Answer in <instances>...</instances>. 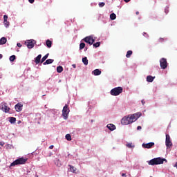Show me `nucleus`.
<instances>
[{"mask_svg": "<svg viewBox=\"0 0 177 177\" xmlns=\"http://www.w3.org/2000/svg\"><path fill=\"white\" fill-rule=\"evenodd\" d=\"M106 128H108V129L111 131H115L116 129L115 125H114L113 124H108L106 125Z\"/></svg>", "mask_w": 177, "mask_h": 177, "instance_id": "obj_14", "label": "nucleus"}, {"mask_svg": "<svg viewBox=\"0 0 177 177\" xmlns=\"http://www.w3.org/2000/svg\"><path fill=\"white\" fill-rule=\"evenodd\" d=\"M140 129H142V127L141 126H138L137 130L140 131Z\"/></svg>", "mask_w": 177, "mask_h": 177, "instance_id": "obj_42", "label": "nucleus"}, {"mask_svg": "<svg viewBox=\"0 0 177 177\" xmlns=\"http://www.w3.org/2000/svg\"><path fill=\"white\" fill-rule=\"evenodd\" d=\"M69 167L71 172H73V174L75 173V171H77V168L74 167V166L72 165H69Z\"/></svg>", "mask_w": 177, "mask_h": 177, "instance_id": "obj_28", "label": "nucleus"}, {"mask_svg": "<svg viewBox=\"0 0 177 177\" xmlns=\"http://www.w3.org/2000/svg\"><path fill=\"white\" fill-rule=\"evenodd\" d=\"M9 60L10 62H15V60H16V55H11L9 57Z\"/></svg>", "mask_w": 177, "mask_h": 177, "instance_id": "obj_29", "label": "nucleus"}, {"mask_svg": "<svg viewBox=\"0 0 177 177\" xmlns=\"http://www.w3.org/2000/svg\"><path fill=\"white\" fill-rule=\"evenodd\" d=\"M26 162H27V159L24 158H19L15 160L14 162H12L10 165V168H12V167H16V165H21L23 164H26Z\"/></svg>", "mask_w": 177, "mask_h": 177, "instance_id": "obj_2", "label": "nucleus"}, {"mask_svg": "<svg viewBox=\"0 0 177 177\" xmlns=\"http://www.w3.org/2000/svg\"><path fill=\"white\" fill-rule=\"evenodd\" d=\"M68 113H70V109L67 104H66L62 110V117L64 120H67V118H68Z\"/></svg>", "mask_w": 177, "mask_h": 177, "instance_id": "obj_5", "label": "nucleus"}, {"mask_svg": "<svg viewBox=\"0 0 177 177\" xmlns=\"http://www.w3.org/2000/svg\"><path fill=\"white\" fill-rule=\"evenodd\" d=\"M82 63L84 66H88V58L86 57L82 58Z\"/></svg>", "mask_w": 177, "mask_h": 177, "instance_id": "obj_21", "label": "nucleus"}, {"mask_svg": "<svg viewBox=\"0 0 177 177\" xmlns=\"http://www.w3.org/2000/svg\"><path fill=\"white\" fill-rule=\"evenodd\" d=\"M2 78V75L0 74V79Z\"/></svg>", "mask_w": 177, "mask_h": 177, "instance_id": "obj_53", "label": "nucleus"}, {"mask_svg": "<svg viewBox=\"0 0 177 177\" xmlns=\"http://www.w3.org/2000/svg\"><path fill=\"white\" fill-rule=\"evenodd\" d=\"M49 57V53H47L45 56L41 58V63H44L46 59Z\"/></svg>", "mask_w": 177, "mask_h": 177, "instance_id": "obj_24", "label": "nucleus"}, {"mask_svg": "<svg viewBox=\"0 0 177 177\" xmlns=\"http://www.w3.org/2000/svg\"><path fill=\"white\" fill-rule=\"evenodd\" d=\"M2 57H3L2 54H0V59H2Z\"/></svg>", "mask_w": 177, "mask_h": 177, "instance_id": "obj_51", "label": "nucleus"}, {"mask_svg": "<svg viewBox=\"0 0 177 177\" xmlns=\"http://www.w3.org/2000/svg\"><path fill=\"white\" fill-rule=\"evenodd\" d=\"M47 114L49 117L55 118L57 114H59V111L56 109H51L47 111Z\"/></svg>", "mask_w": 177, "mask_h": 177, "instance_id": "obj_11", "label": "nucleus"}, {"mask_svg": "<svg viewBox=\"0 0 177 177\" xmlns=\"http://www.w3.org/2000/svg\"><path fill=\"white\" fill-rule=\"evenodd\" d=\"M130 118V122L132 124V122H135L141 115L142 113H136L132 115H129Z\"/></svg>", "mask_w": 177, "mask_h": 177, "instance_id": "obj_4", "label": "nucleus"}, {"mask_svg": "<svg viewBox=\"0 0 177 177\" xmlns=\"http://www.w3.org/2000/svg\"><path fill=\"white\" fill-rule=\"evenodd\" d=\"M62 82V80H59V82Z\"/></svg>", "mask_w": 177, "mask_h": 177, "instance_id": "obj_55", "label": "nucleus"}, {"mask_svg": "<svg viewBox=\"0 0 177 177\" xmlns=\"http://www.w3.org/2000/svg\"><path fill=\"white\" fill-rule=\"evenodd\" d=\"M155 79H156V77L148 75L147 76V82H153Z\"/></svg>", "mask_w": 177, "mask_h": 177, "instance_id": "obj_17", "label": "nucleus"}, {"mask_svg": "<svg viewBox=\"0 0 177 177\" xmlns=\"http://www.w3.org/2000/svg\"><path fill=\"white\" fill-rule=\"evenodd\" d=\"M57 72L60 73L63 72V66H59L57 67Z\"/></svg>", "mask_w": 177, "mask_h": 177, "instance_id": "obj_26", "label": "nucleus"}, {"mask_svg": "<svg viewBox=\"0 0 177 177\" xmlns=\"http://www.w3.org/2000/svg\"><path fill=\"white\" fill-rule=\"evenodd\" d=\"M93 46H94V48H99V46H100V41H97V42L93 44Z\"/></svg>", "mask_w": 177, "mask_h": 177, "instance_id": "obj_31", "label": "nucleus"}, {"mask_svg": "<svg viewBox=\"0 0 177 177\" xmlns=\"http://www.w3.org/2000/svg\"><path fill=\"white\" fill-rule=\"evenodd\" d=\"M104 5H106V3L104 2H100L98 3V6L100 8H103V6H104Z\"/></svg>", "mask_w": 177, "mask_h": 177, "instance_id": "obj_36", "label": "nucleus"}, {"mask_svg": "<svg viewBox=\"0 0 177 177\" xmlns=\"http://www.w3.org/2000/svg\"><path fill=\"white\" fill-rule=\"evenodd\" d=\"M160 68H162V70H165V68H167V67H168V62H167V59L161 58L160 59Z\"/></svg>", "mask_w": 177, "mask_h": 177, "instance_id": "obj_7", "label": "nucleus"}, {"mask_svg": "<svg viewBox=\"0 0 177 177\" xmlns=\"http://www.w3.org/2000/svg\"><path fill=\"white\" fill-rule=\"evenodd\" d=\"M143 36L145 37V38H149V35L146 32H143Z\"/></svg>", "mask_w": 177, "mask_h": 177, "instance_id": "obj_38", "label": "nucleus"}, {"mask_svg": "<svg viewBox=\"0 0 177 177\" xmlns=\"http://www.w3.org/2000/svg\"><path fill=\"white\" fill-rule=\"evenodd\" d=\"M53 147H54L53 145H50V146L49 147V149H53Z\"/></svg>", "mask_w": 177, "mask_h": 177, "instance_id": "obj_46", "label": "nucleus"}, {"mask_svg": "<svg viewBox=\"0 0 177 177\" xmlns=\"http://www.w3.org/2000/svg\"><path fill=\"white\" fill-rule=\"evenodd\" d=\"M35 0H28V2H30V3H32L33 2H35Z\"/></svg>", "mask_w": 177, "mask_h": 177, "instance_id": "obj_44", "label": "nucleus"}, {"mask_svg": "<svg viewBox=\"0 0 177 177\" xmlns=\"http://www.w3.org/2000/svg\"><path fill=\"white\" fill-rule=\"evenodd\" d=\"M41 57H42V55L41 54H39L38 56H37L35 58V63L36 64H39V63H41Z\"/></svg>", "mask_w": 177, "mask_h": 177, "instance_id": "obj_15", "label": "nucleus"}, {"mask_svg": "<svg viewBox=\"0 0 177 177\" xmlns=\"http://www.w3.org/2000/svg\"><path fill=\"white\" fill-rule=\"evenodd\" d=\"M136 15H139V11H137V12H136Z\"/></svg>", "mask_w": 177, "mask_h": 177, "instance_id": "obj_52", "label": "nucleus"}, {"mask_svg": "<svg viewBox=\"0 0 177 177\" xmlns=\"http://www.w3.org/2000/svg\"><path fill=\"white\" fill-rule=\"evenodd\" d=\"M86 50H88V47H85L84 48V52H86Z\"/></svg>", "mask_w": 177, "mask_h": 177, "instance_id": "obj_49", "label": "nucleus"}, {"mask_svg": "<svg viewBox=\"0 0 177 177\" xmlns=\"http://www.w3.org/2000/svg\"><path fill=\"white\" fill-rule=\"evenodd\" d=\"M164 162H168V161L167 159L161 157L154 158L148 161L149 165H160V164H164Z\"/></svg>", "mask_w": 177, "mask_h": 177, "instance_id": "obj_1", "label": "nucleus"}, {"mask_svg": "<svg viewBox=\"0 0 177 177\" xmlns=\"http://www.w3.org/2000/svg\"><path fill=\"white\" fill-rule=\"evenodd\" d=\"M122 176H127V174L122 173Z\"/></svg>", "mask_w": 177, "mask_h": 177, "instance_id": "obj_47", "label": "nucleus"}, {"mask_svg": "<svg viewBox=\"0 0 177 177\" xmlns=\"http://www.w3.org/2000/svg\"><path fill=\"white\" fill-rule=\"evenodd\" d=\"M83 41H84V42L86 44H88V45H93L95 39H93V37L92 36H87L83 39Z\"/></svg>", "mask_w": 177, "mask_h": 177, "instance_id": "obj_10", "label": "nucleus"}, {"mask_svg": "<svg viewBox=\"0 0 177 177\" xmlns=\"http://www.w3.org/2000/svg\"><path fill=\"white\" fill-rule=\"evenodd\" d=\"M3 21H8V15L3 16Z\"/></svg>", "mask_w": 177, "mask_h": 177, "instance_id": "obj_37", "label": "nucleus"}, {"mask_svg": "<svg viewBox=\"0 0 177 177\" xmlns=\"http://www.w3.org/2000/svg\"><path fill=\"white\" fill-rule=\"evenodd\" d=\"M6 42H8V39H6V37H3L0 39V45H5Z\"/></svg>", "mask_w": 177, "mask_h": 177, "instance_id": "obj_19", "label": "nucleus"}, {"mask_svg": "<svg viewBox=\"0 0 177 177\" xmlns=\"http://www.w3.org/2000/svg\"><path fill=\"white\" fill-rule=\"evenodd\" d=\"M46 44L47 48H52V41L48 39L46 41Z\"/></svg>", "mask_w": 177, "mask_h": 177, "instance_id": "obj_22", "label": "nucleus"}, {"mask_svg": "<svg viewBox=\"0 0 177 177\" xmlns=\"http://www.w3.org/2000/svg\"><path fill=\"white\" fill-rule=\"evenodd\" d=\"M122 87L118 86L112 88L110 91V93L112 96H118L120 93H122Z\"/></svg>", "mask_w": 177, "mask_h": 177, "instance_id": "obj_3", "label": "nucleus"}, {"mask_svg": "<svg viewBox=\"0 0 177 177\" xmlns=\"http://www.w3.org/2000/svg\"><path fill=\"white\" fill-rule=\"evenodd\" d=\"M169 12V6H166L165 8V13H166V15H168Z\"/></svg>", "mask_w": 177, "mask_h": 177, "instance_id": "obj_34", "label": "nucleus"}, {"mask_svg": "<svg viewBox=\"0 0 177 177\" xmlns=\"http://www.w3.org/2000/svg\"><path fill=\"white\" fill-rule=\"evenodd\" d=\"M65 138H66V140H68V141L71 140V135H70V134H66Z\"/></svg>", "mask_w": 177, "mask_h": 177, "instance_id": "obj_32", "label": "nucleus"}, {"mask_svg": "<svg viewBox=\"0 0 177 177\" xmlns=\"http://www.w3.org/2000/svg\"><path fill=\"white\" fill-rule=\"evenodd\" d=\"M121 124L122 125H129V124H131L129 115L123 117L121 120Z\"/></svg>", "mask_w": 177, "mask_h": 177, "instance_id": "obj_9", "label": "nucleus"}, {"mask_svg": "<svg viewBox=\"0 0 177 177\" xmlns=\"http://www.w3.org/2000/svg\"><path fill=\"white\" fill-rule=\"evenodd\" d=\"M126 146L129 149H133V147H135V145H132V142H129V143L126 144Z\"/></svg>", "mask_w": 177, "mask_h": 177, "instance_id": "obj_27", "label": "nucleus"}, {"mask_svg": "<svg viewBox=\"0 0 177 177\" xmlns=\"http://www.w3.org/2000/svg\"><path fill=\"white\" fill-rule=\"evenodd\" d=\"M141 103L142 104V106H145V104L146 103V102H145L143 100L141 101Z\"/></svg>", "mask_w": 177, "mask_h": 177, "instance_id": "obj_43", "label": "nucleus"}, {"mask_svg": "<svg viewBox=\"0 0 177 177\" xmlns=\"http://www.w3.org/2000/svg\"><path fill=\"white\" fill-rule=\"evenodd\" d=\"M159 42H164V38H160Z\"/></svg>", "mask_w": 177, "mask_h": 177, "instance_id": "obj_41", "label": "nucleus"}, {"mask_svg": "<svg viewBox=\"0 0 177 177\" xmlns=\"http://www.w3.org/2000/svg\"><path fill=\"white\" fill-rule=\"evenodd\" d=\"M15 110L16 111H21V110H23V104H20V103H17L15 105Z\"/></svg>", "mask_w": 177, "mask_h": 177, "instance_id": "obj_13", "label": "nucleus"}, {"mask_svg": "<svg viewBox=\"0 0 177 177\" xmlns=\"http://www.w3.org/2000/svg\"><path fill=\"white\" fill-rule=\"evenodd\" d=\"M165 145L167 149H171L172 147V141H171V137L169 134H166Z\"/></svg>", "mask_w": 177, "mask_h": 177, "instance_id": "obj_8", "label": "nucleus"}, {"mask_svg": "<svg viewBox=\"0 0 177 177\" xmlns=\"http://www.w3.org/2000/svg\"><path fill=\"white\" fill-rule=\"evenodd\" d=\"M55 60L52 59H47L45 62L43 63L44 66H46V64H52Z\"/></svg>", "mask_w": 177, "mask_h": 177, "instance_id": "obj_20", "label": "nucleus"}, {"mask_svg": "<svg viewBox=\"0 0 177 177\" xmlns=\"http://www.w3.org/2000/svg\"><path fill=\"white\" fill-rule=\"evenodd\" d=\"M5 145V142L3 141H0V146H4Z\"/></svg>", "mask_w": 177, "mask_h": 177, "instance_id": "obj_39", "label": "nucleus"}, {"mask_svg": "<svg viewBox=\"0 0 177 177\" xmlns=\"http://www.w3.org/2000/svg\"><path fill=\"white\" fill-rule=\"evenodd\" d=\"M36 44L37 41L34 39H30L25 42V45L27 46L28 49H32Z\"/></svg>", "mask_w": 177, "mask_h": 177, "instance_id": "obj_6", "label": "nucleus"}, {"mask_svg": "<svg viewBox=\"0 0 177 177\" xmlns=\"http://www.w3.org/2000/svg\"><path fill=\"white\" fill-rule=\"evenodd\" d=\"M84 48H85V43H80V50L84 49Z\"/></svg>", "mask_w": 177, "mask_h": 177, "instance_id": "obj_33", "label": "nucleus"}, {"mask_svg": "<svg viewBox=\"0 0 177 177\" xmlns=\"http://www.w3.org/2000/svg\"><path fill=\"white\" fill-rule=\"evenodd\" d=\"M124 1L126 2V3H128V2H130L131 0H124Z\"/></svg>", "mask_w": 177, "mask_h": 177, "instance_id": "obj_48", "label": "nucleus"}, {"mask_svg": "<svg viewBox=\"0 0 177 177\" xmlns=\"http://www.w3.org/2000/svg\"><path fill=\"white\" fill-rule=\"evenodd\" d=\"M174 167H175L177 169V162L175 163V165H174Z\"/></svg>", "mask_w": 177, "mask_h": 177, "instance_id": "obj_50", "label": "nucleus"}, {"mask_svg": "<svg viewBox=\"0 0 177 177\" xmlns=\"http://www.w3.org/2000/svg\"><path fill=\"white\" fill-rule=\"evenodd\" d=\"M154 146V142H151L148 143H142V147L143 149H152L153 147Z\"/></svg>", "mask_w": 177, "mask_h": 177, "instance_id": "obj_12", "label": "nucleus"}, {"mask_svg": "<svg viewBox=\"0 0 177 177\" xmlns=\"http://www.w3.org/2000/svg\"><path fill=\"white\" fill-rule=\"evenodd\" d=\"M110 19L111 20H115V19H117V15L115 13H111L110 15Z\"/></svg>", "mask_w": 177, "mask_h": 177, "instance_id": "obj_23", "label": "nucleus"}, {"mask_svg": "<svg viewBox=\"0 0 177 177\" xmlns=\"http://www.w3.org/2000/svg\"><path fill=\"white\" fill-rule=\"evenodd\" d=\"M72 67H73V68H77V66H76L75 64H73V65H72Z\"/></svg>", "mask_w": 177, "mask_h": 177, "instance_id": "obj_45", "label": "nucleus"}, {"mask_svg": "<svg viewBox=\"0 0 177 177\" xmlns=\"http://www.w3.org/2000/svg\"><path fill=\"white\" fill-rule=\"evenodd\" d=\"M132 53H133L132 50H128L127 53L126 57L127 58L131 57V55H132Z\"/></svg>", "mask_w": 177, "mask_h": 177, "instance_id": "obj_30", "label": "nucleus"}, {"mask_svg": "<svg viewBox=\"0 0 177 177\" xmlns=\"http://www.w3.org/2000/svg\"><path fill=\"white\" fill-rule=\"evenodd\" d=\"M17 46H18V48H21V44L17 43Z\"/></svg>", "mask_w": 177, "mask_h": 177, "instance_id": "obj_40", "label": "nucleus"}, {"mask_svg": "<svg viewBox=\"0 0 177 177\" xmlns=\"http://www.w3.org/2000/svg\"><path fill=\"white\" fill-rule=\"evenodd\" d=\"M91 122H93V120H91Z\"/></svg>", "mask_w": 177, "mask_h": 177, "instance_id": "obj_54", "label": "nucleus"}, {"mask_svg": "<svg viewBox=\"0 0 177 177\" xmlns=\"http://www.w3.org/2000/svg\"><path fill=\"white\" fill-rule=\"evenodd\" d=\"M9 122H10V124H15L16 122V118L10 117Z\"/></svg>", "mask_w": 177, "mask_h": 177, "instance_id": "obj_25", "label": "nucleus"}, {"mask_svg": "<svg viewBox=\"0 0 177 177\" xmlns=\"http://www.w3.org/2000/svg\"><path fill=\"white\" fill-rule=\"evenodd\" d=\"M3 24H4L5 27L6 28H8V27H9L10 23H9V21H3Z\"/></svg>", "mask_w": 177, "mask_h": 177, "instance_id": "obj_35", "label": "nucleus"}, {"mask_svg": "<svg viewBox=\"0 0 177 177\" xmlns=\"http://www.w3.org/2000/svg\"><path fill=\"white\" fill-rule=\"evenodd\" d=\"M1 110L4 113H9L10 108H9V106H8L7 105H3V106L1 107Z\"/></svg>", "mask_w": 177, "mask_h": 177, "instance_id": "obj_16", "label": "nucleus"}, {"mask_svg": "<svg viewBox=\"0 0 177 177\" xmlns=\"http://www.w3.org/2000/svg\"><path fill=\"white\" fill-rule=\"evenodd\" d=\"M92 74L95 76L100 75V74H102V71L100 69H95L92 71Z\"/></svg>", "mask_w": 177, "mask_h": 177, "instance_id": "obj_18", "label": "nucleus"}]
</instances>
